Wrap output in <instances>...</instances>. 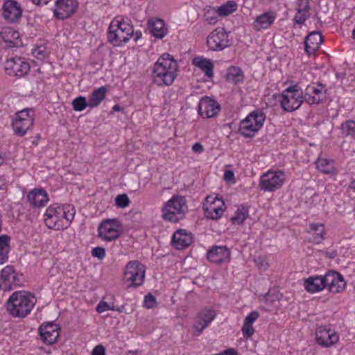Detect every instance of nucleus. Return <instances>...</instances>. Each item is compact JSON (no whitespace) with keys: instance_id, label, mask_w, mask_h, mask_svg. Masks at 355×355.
I'll return each instance as SVG.
<instances>
[{"instance_id":"nucleus-1","label":"nucleus","mask_w":355,"mask_h":355,"mask_svg":"<svg viewBox=\"0 0 355 355\" xmlns=\"http://www.w3.org/2000/svg\"><path fill=\"white\" fill-rule=\"evenodd\" d=\"M178 63L168 53L162 54L153 69V82L158 86L171 85L177 76Z\"/></svg>"},{"instance_id":"nucleus-2","label":"nucleus","mask_w":355,"mask_h":355,"mask_svg":"<svg viewBox=\"0 0 355 355\" xmlns=\"http://www.w3.org/2000/svg\"><path fill=\"white\" fill-rule=\"evenodd\" d=\"M36 301V298L31 293L17 291L8 299L7 310L14 317L24 318L31 311Z\"/></svg>"},{"instance_id":"nucleus-3","label":"nucleus","mask_w":355,"mask_h":355,"mask_svg":"<svg viewBox=\"0 0 355 355\" xmlns=\"http://www.w3.org/2000/svg\"><path fill=\"white\" fill-rule=\"evenodd\" d=\"M187 210L185 197L174 195L162 207V218L166 221L178 223L184 218Z\"/></svg>"},{"instance_id":"nucleus-4","label":"nucleus","mask_w":355,"mask_h":355,"mask_svg":"<svg viewBox=\"0 0 355 355\" xmlns=\"http://www.w3.org/2000/svg\"><path fill=\"white\" fill-rule=\"evenodd\" d=\"M265 114L259 110L249 114L245 119L240 123L239 132L246 138L254 137L263 125L265 121Z\"/></svg>"},{"instance_id":"nucleus-5","label":"nucleus","mask_w":355,"mask_h":355,"mask_svg":"<svg viewBox=\"0 0 355 355\" xmlns=\"http://www.w3.org/2000/svg\"><path fill=\"white\" fill-rule=\"evenodd\" d=\"M304 102L303 92L296 85L288 87L282 94L281 106L286 112L298 109Z\"/></svg>"},{"instance_id":"nucleus-6","label":"nucleus","mask_w":355,"mask_h":355,"mask_svg":"<svg viewBox=\"0 0 355 355\" xmlns=\"http://www.w3.org/2000/svg\"><path fill=\"white\" fill-rule=\"evenodd\" d=\"M122 225L117 218L105 219L98 227V236L103 241H112L119 238Z\"/></svg>"},{"instance_id":"nucleus-7","label":"nucleus","mask_w":355,"mask_h":355,"mask_svg":"<svg viewBox=\"0 0 355 355\" xmlns=\"http://www.w3.org/2000/svg\"><path fill=\"white\" fill-rule=\"evenodd\" d=\"M145 279V267L138 261H130L123 274V280L128 282V286L138 287L143 284Z\"/></svg>"},{"instance_id":"nucleus-8","label":"nucleus","mask_w":355,"mask_h":355,"mask_svg":"<svg viewBox=\"0 0 355 355\" xmlns=\"http://www.w3.org/2000/svg\"><path fill=\"white\" fill-rule=\"evenodd\" d=\"M285 180V175L282 171H269L260 178L259 187L265 191L272 192L280 189Z\"/></svg>"},{"instance_id":"nucleus-9","label":"nucleus","mask_w":355,"mask_h":355,"mask_svg":"<svg viewBox=\"0 0 355 355\" xmlns=\"http://www.w3.org/2000/svg\"><path fill=\"white\" fill-rule=\"evenodd\" d=\"M207 45L209 50L222 51L231 46L229 35L223 28H216L211 32L207 38Z\"/></svg>"},{"instance_id":"nucleus-10","label":"nucleus","mask_w":355,"mask_h":355,"mask_svg":"<svg viewBox=\"0 0 355 355\" xmlns=\"http://www.w3.org/2000/svg\"><path fill=\"white\" fill-rule=\"evenodd\" d=\"M203 209L206 217L217 220L222 216L225 209V205L223 199L218 196H208L203 204Z\"/></svg>"},{"instance_id":"nucleus-11","label":"nucleus","mask_w":355,"mask_h":355,"mask_svg":"<svg viewBox=\"0 0 355 355\" xmlns=\"http://www.w3.org/2000/svg\"><path fill=\"white\" fill-rule=\"evenodd\" d=\"M64 211L63 206L52 205L46 210L44 223L49 229L59 230L62 227L61 224Z\"/></svg>"},{"instance_id":"nucleus-12","label":"nucleus","mask_w":355,"mask_h":355,"mask_svg":"<svg viewBox=\"0 0 355 355\" xmlns=\"http://www.w3.org/2000/svg\"><path fill=\"white\" fill-rule=\"evenodd\" d=\"M316 343L323 347H330L339 340L338 334L326 325L320 326L315 330Z\"/></svg>"},{"instance_id":"nucleus-13","label":"nucleus","mask_w":355,"mask_h":355,"mask_svg":"<svg viewBox=\"0 0 355 355\" xmlns=\"http://www.w3.org/2000/svg\"><path fill=\"white\" fill-rule=\"evenodd\" d=\"M19 285H20V280L14 268L11 266L5 267L0 274V290L11 291Z\"/></svg>"},{"instance_id":"nucleus-14","label":"nucleus","mask_w":355,"mask_h":355,"mask_svg":"<svg viewBox=\"0 0 355 355\" xmlns=\"http://www.w3.org/2000/svg\"><path fill=\"white\" fill-rule=\"evenodd\" d=\"M5 70L9 75L23 77L29 71L30 65L21 58H12L6 62Z\"/></svg>"},{"instance_id":"nucleus-15","label":"nucleus","mask_w":355,"mask_h":355,"mask_svg":"<svg viewBox=\"0 0 355 355\" xmlns=\"http://www.w3.org/2000/svg\"><path fill=\"white\" fill-rule=\"evenodd\" d=\"M216 316L215 310L203 309L197 315V320L193 324L194 335L200 336L205 329L214 320Z\"/></svg>"},{"instance_id":"nucleus-16","label":"nucleus","mask_w":355,"mask_h":355,"mask_svg":"<svg viewBox=\"0 0 355 355\" xmlns=\"http://www.w3.org/2000/svg\"><path fill=\"white\" fill-rule=\"evenodd\" d=\"M60 327L53 322L42 324L39 327V334L42 340L47 345H53L59 338Z\"/></svg>"},{"instance_id":"nucleus-17","label":"nucleus","mask_w":355,"mask_h":355,"mask_svg":"<svg viewBox=\"0 0 355 355\" xmlns=\"http://www.w3.org/2000/svg\"><path fill=\"white\" fill-rule=\"evenodd\" d=\"M220 110V105L214 99L205 96L198 103V112L203 118H211L215 116Z\"/></svg>"},{"instance_id":"nucleus-18","label":"nucleus","mask_w":355,"mask_h":355,"mask_svg":"<svg viewBox=\"0 0 355 355\" xmlns=\"http://www.w3.org/2000/svg\"><path fill=\"white\" fill-rule=\"evenodd\" d=\"M55 7L53 10L54 16L58 19H64L75 12L78 3L76 0H58Z\"/></svg>"},{"instance_id":"nucleus-19","label":"nucleus","mask_w":355,"mask_h":355,"mask_svg":"<svg viewBox=\"0 0 355 355\" xmlns=\"http://www.w3.org/2000/svg\"><path fill=\"white\" fill-rule=\"evenodd\" d=\"M22 10L19 4L14 0H7L3 6V16L6 20L13 23L21 17Z\"/></svg>"},{"instance_id":"nucleus-20","label":"nucleus","mask_w":355,"mask_h":355,"mask_svg":"<svg viewBox=\"0 0 355 355\" xmlns=\"http://www.w3.org/2000/svg\"><path fill=\"white\" fill-rule=\"evenodd\" d=\"M207 259L216 264L228 261L230 257V250L223 245H215L208 250Z\"/></svg>"},{"instance_id":"nucleus-21","label":"nucleus","mask_w":355,"mask_h":355,"mask_svg":"<svg viewBox=\"0 0 355 355\" xmlns=\"http://www.w3.org/2000/svg\"><path fill=\"white\" fill-rule=\"evenodd\" d=\"M130 37L121 30L115 26L114 23H110L107 32V41L115 46H122L128 42Z\"/></svg>"},{"instance_id":"nucleus-22","label":"nucleus","mask_w":355,"mask_h":355,"mask_svg":"<svg viewBox=\"0 0 355 355\" xmlns=\"http://www.w3.org/2000/svg\"><path fill=\"white\" fill-rule=\"evenodd\" d=\"M147 26L152 35L157 39H162L168 33L164 21L160 18L149 19Z\"/></svg>"},{"instance_id":"nucleus-23","label":"nucleus","mask_w":355,"mask_h":355,"mask_svg":"<svg viewBox=\"0 0 355 355\" xmlns=\"http://www.w3.org/2000/svg\"><path fill=\"white\" fill-rule=\"evenodd\" d=\"M322 42V37L320 32L313 31L310 33L304 40V51L306 54L310 56L314 54L319 49Z\"/></svg>"},{"instance_id":"nucleus-24","label":"nucleus","mask_w":355,"mask_h":355,"mask_svg":"<svg viewBox=\"0 0 355 355\" xmlns=\"http://www.w3.org/2000/svg\"><path fill=\"white\" fill-rule=\"evenodd\" d=\"M303 94L304 102L309 105H318L322 103L324 97L323 90L313 85H308Z\"/></svg>"},{"instance_id":"nucleus-25","label":"nucleus","mask_w":355,"mask_h":355,"mask_svg":"<svg viewBox=\"0 0 355 355\" xmlns=\"http://www.w3.org/2000/svg\"><path fill=\"white\" fill-rule=\"evenodd\" d=\"M0 36L3 41L6 44L7 47H17L22 44L19 32L15 31L12 28L7 27L3 28L0 33Z\"/></svg>"},{"instance_id":"nucleus-26","label":"nucleus","mask_w":355,"mask_h":355,"mask_svg":"<svg viewBox=\"0 0 355 355\" xmlns=\"http://www.w3.org/2000/svg\"><path fill=\"white\" fill-rule=\"evenodd\" d=\"M191 243L192 236L187 234L184 230H178L172 236V245L178 250L184 249L189 246Z\"/></svg>"},{"instance_id":"nucleus-27","label":"nucleus","mask_w":355,"mask_h":355,"mask_svg":"<svg viewBox=\"0 0 355 355\" xmlns=\"http://www.w3.org/2000/svg\"><path fill=\"white\" fill-rule=\"evenodd\" d=\"M27 200L33 207H43L49 200L48 195L43 189H34L27 195Z\"/></svg>"},{"instance_id":"nucleus-28","label":"nucleus","mask_w":355,"mask_h":355,"mask_svg":"<svg viewBox=\"0 0 355 355\" xmlns=\"http://www.w3.org/2000/svg\"><path fill=\"white\" fill-rule=\"evenodd\" d=\"M309 0H296L297 13L294 17L295 24L302 25L306 21L309 15Z\"/></svg>"},{"instance_id":"nucleus-29","label":"nucleus","mask_w":355,"mask_h":355,"mask_svg":"<svg viewBox=\"0 0 355 355\" xmlns=\"http://www.w3.org/2000/svg\"><path fill=\"white\" fill-rule=\"evenodd\" d=\"M33 123L34 119H31L30 118L22 121L14 120L12 123V126L16 135L23 137L33 127Z\"/></svg>"},{"instance_id":"nucleus-30","label":"nucleus","mask_w":355,"mask_h":355,"mask_svg":"<svg viewBox=\"0 0 355 355\" xmlns=\"http://www.w3.org/2000/svg\"><path fill=\"white\" fill-rule=\"evenodd\" d=\"M193 64L200 68L208 78L214 76V65L211 60L201 57H196L193 59Z\"/></svg>"},{"instance_id":"nucleus-31","label":"nucleus","mask_w":355,"mask_h":355,"mask_svg":"<svg viewBox=\"0 0 355 355\" xmlns=\"http://www.w3.org/2000/svg\"><path fill=\"white\" fill-rule=\"evenodd\" d=\"M275 15L271 12H268L258 16L254 22V29L259 31L268 28L274 21Z\"/></svg>"},{"instance_id":"nucleus-32","label":"nucleus","mask_w":355,"mask_h":355,"mask_svg":"<svg viewBox=\"0 0 355 355\" xmlns=\"http://www.w3.org/2000/svg\"><path fill=\"white\" fill-rule=\"evenodd\" d=\"M306 290L309 293H315L324 288L322 276L310 277L304 281Z\"/></svg>"},{"instance_id":"nucleus-33","label":"nucleus","mask_w":355,"mask_h":355,"mask_svg":"<svg viewBox=\"0 0 355 355\" xmlns=\"http://www.w3.org/2000/svg\"><path fill=\"white\" fill-rule=\"evenodd\" d=\"M106 92L107 89L104 86L94 90L88 98L89 107L90 108L97 107L105 98Z\"/></svg>"},{"instance_id":"nucleus-34","label":"nucleus","mask_w":355,"mask_h":355,"mask_svg":"<svg viewBox=\"0 0 355 355\" xmlns=\"http://www.w3.org/2000/svg\"><path fill=\"white\" fill-rule=\"evenodd\" d=\"M309 232L313 234V243H320L324 240V226L322 223H311L309 225Z\"/></svg>"},{"instance_id":"nucleus-35","label":"nucleus","mask_w":355,"mask_h":355,"mask_svg":"<svg viewBox=\"0 0 355 355\" xmlns=\"http://www.w3.org/2000/svg\"><path fill=\"white\" fill-rule=\"evenodd\" d=\"M10 237L6 234L0 236V265L3 264L8 258Z\"/></svg>"},{"instance_id":"nucleus-36","label":"nucleus","mask_w":355,"mask_h":355,"mask_svg":"<svg viewBox=\"0 0 355 355\" xmlns=\"http://www.w3.org/2000/svg\"><path fill=\"white\" fill-rule=\"evenodd\" d=\"M111 23H114L116 27L121 30L125 34H128L129 37L133 35V26L130 24L128 20H125L122 17H116Z\"/></svg>"},{"instance_id":"nucleus-37","label":"nucleus","mask_w":355,"mask_h":355,"mask_svg":"<svg viewBox=\"0 0 355 355\" xmlns=\"http://www.w3.org/2000/svg\"><path fill=\"white\" fill-rule=\"evenodd\" d=\"M316 167L321 172L329 174L334 171V162L326 158H319L316 161Z\"/></svg>"},{"instance_id":"nucleus-38","label":"nucleus","mask_w":355,"mask_h":355,"mask_svg":"<svg viewBox=\"0 0 355 355\" xmlns=\"http://www.w3.org/2000/svg\"><path fill=\"white\" fill-rule=\"evenodd\" d=\"M238 6L235 1H228L218 8V15L220 17L228 16L235 12Z\"/></svg>"},{"instance_id":"nucleus-39","label":"nucleus","mask_w":355,"mask_h":355,"mask_svg":"<svg viewBox=\"0 0 355 355\" xmlns=\"http://www.w3.org/2000/svg\"><path fill=\"white\" fill-rule=\"evenodd\" d=\"M227 79L236 84L243 80V74L241 69L237 67H231L227 73Z\"/></svg>"},{"instance_id":"nucleus-40","label":"nucleus","mask_w":355,"mask_h":355,"mask_svg":"<svg viewBox=\"0 0 355 355\" xmlns=\"http://www.w3.org/2000/svg\"><path fill=\"white\" fill-rule=\"evenodd\" d=\"M248 216V209L247 207H242L237 209L235 212V215L232 217L231 220L234 224L241 225L244 222Z\"/></svg>"},{"instance_id":"nucleus-41","label":"nucleus","mask_w":355,"mask_h":355,"mask_svg":"<svg viewBox=\"0 0 355 355\" xmlns=\"http://www.w3.org/2000/svg\"><path fill=\"white\" fill-rule=\"evenodd\" d=\"M336 276L335 279H334V285L332 286H331L329 290L330 292L334 293L342 292L345 289L346 285L345 281L340 273Z\"/></svg>"},{"instance_id":"nucleus-42","label":"nucleus","mask_w":355,"mask_h":355,"mask_svg":"<svg viewBox=\"0 0 355 355\" xmlns=\"http://www.w3.org/2000/svg\"><path fill=\"white\" fill-rule=\"evenodd\" d=\"M342 133L345 136L351 137H355V121L353 120H347L341 125Z\"/></svg>"},{"instance_id":"nucleus-43","label":"nucleus","mask_w":355,"mask_h":355,"mask_svg":"<svg viewBox=\"0 0 355 355\" xmlns=\"http://www.w3.org/2000/svg\"><path fill=\"white\" fill-rule=\"evenodd\" d=\"M72 106L75 111L81 112L89 107V102L85 97L80 96L73 100Z\"/></svg>"},{"instance_id":"nucleus-44","label":"nucleus","mask_w":355,"mask_h":355,"mask_svg":"<svg viewBox=\"0 0 355 355\" xmlns=\"http://www.w3.org/2000/svg\"><path fill=\"white\" fill-rule=\"evenodd\" d=\"M30 118L34 119V110L31 108H26L16 113V118L14 120H26Z\"/></svg>"},{"instance_id":"nucleus-45","label":"nucleus","mask_w":355,"mask_h":355,"mask_svg":"<svg viewBox=\"0 0 355 355\" xmlns=\"http://www.w3.org/2000/svg\"><path fill=\"white\" fill-rule=\"evenodd\" d=\"M338 272L335 271H331L327 272L324 276L322 277V279L323 284H324V288H328V290H330L331 286L334 285V279L336 277Z\"/></svg>"},{"instance_id":"nucleus-46","label":"nucleus","mask_w":355,"mask_h":355,"mask_svg":"<svg viewBox=\"0 0 355 355\" xmlns=\"http://www.w3.org/2000/svg\"><path fill=\"white\" fill-rule=\"evenodd\" d=\"M130 202V199L125 193L119 194L115 198L116 206L120 208L127 207Z\"/></svg>"},{"instance_id":"nucleus-47","label":"nucleus","mask_w":355,"mask_h":355,"mask_svg":"<svg viewBox=\"0 0 355 355\" xmlns=\"http://www.w3.org/2000/svg\"><path fill=\"white\" fill-rule=\"evenodd\" d=\"M63 209L64 211L63 218H64L67 223L71 222L75 215L74 208L71 205H63Z\"/></svg>"},{"instance_id":"nucleus-48","label":"nucleus","mask_w":355,"mask_h":355,"mask_svg":"<svg viewBox=\"0 0 355 355\" xmlns=\"http://www.w3.org/2000/svg\"><path fill=\"white\" fill-rule=\"evenodd\" d=\"M157 306L156 298L151 293H148L144 297V306L147 309H153Z\"/></svg>"},{"instance_id":"nucleus-49","label":"nucleus","mask_w":355,"mask_h":355,"mask_svg":"<svg viewBox=\"0 0 355 355\" xmlns=\"http://www.w3.org/2000/svg\"><path fill=\"white\" fill-rule=\"evenodd\" d=\"M92 255L98 258L100 260L103 259L105 257V249L103 247H96L92 250Z\"/></svg>"},{"instance_id":"nucleus-50","label":"nucleus","mask_w":355,"mask_h":355,"mask_svg":"<svg viewBox=\"0 0 355 355\" xmlns=\"http://www.w3.org/2000/svg\"><path fill=\"white\" fill-rule=\"evenodd\" d=\"M254 332V330L252 327V324H248L244 322V324L242 327V333H243V337L250 338L253 335Z\"/></svg>"},{"instance_id":"nucleus-51","label":"nucleus","mask_w":355,"mask_h":355,"mask_svg":"<svg viewBox=\"0 0 355 355\" xmlns=\"http://www.w3.org/2000/svg\"><path fill=\"white\" fill-rule=\"evenodd\" d=\"M96 311L98 313H103L107 310H115V307L110 306L107 302H101L96 306Z\"/></svg>"},{"instance_id":"nucleus-52","label":"nucleus","mask_w":355,"mask_h":355,"mask_svg":"<svg viewBox=\"0 0 355 355\" xmlns=\"http://www.w3.org/2000/svg\"><path fill=\"white\" fill-rule=\"evenodd\" d=\"M33 54L38 60H43L46 58V52L45 51L44 48L39 46L33 50Z\"/></svg>"},{"instance_id":"nucleus-53","label":"nucleus","mask_w":355,"mask_h":355,"mask_svg":"<svg viewBox=\"0 0 355 355\" xmlns=\"http://www.w3.org/2000/svg\"><path fill=\"white\" fill-rule=\"evenodd\" d=\"M259 316V313L257 311H253L245 317L244 322L252 324Z\"/></svg>"},{"instance_id":"nucleus-54","label":"nucleus","mask_w":355,"mask_h":355,"mask_svg":"<svg viewBox=\"0 0 355 355\" xmlns=\"http://www.w3.org/2000/svg\"><path fill=\"white\" fill-rule=\"evenodd\" d=\"M254 262L260 269L266 270L268 268V263L263 257H259L254 259Z\"/></svg>"},{"instance_id":"nucleus-55","label":"nucleus","mask_w":355,"mask_h":355,"mask_svg":"<svg viewBox=\"0 0 355 355\" xmlns=\"http://www.w3.org/2000/svg\"><path fill=\"white\" fill-rule=\"evenodd\" d=\"M92 355H105V349L102 345H96L92 352Z\"/></svg>"},{"instance_id":"nucleus-56","label":"nucleus","mask_w":355,"mask_h":355,"mask_svg":"<svg viewBox=\"0 0 355 355\" xmlns=\"http://www.w3.org/2000/svg\"><path fill=\"white\" fill-rule=\"evenodd\" d=\"M209 14H210L209 12H207V14L205 15L206 21L209 24H215L218 21L216 14L214 13V15L211 16H210Z\"/></svg>"},{"instance_id":"nucleus-57","label":"nucleus","mask_w":355,"mask_h":355,"mask_svg":"<svg viewBox=\"0 0 355 355\" xmlns=\"http://www.w3.org/2000/svg\"><path fill=\"white\" fill-rule=\"evenodd\" d=\"M224 179L227 182L234 181V174L232 171H226L224 173Z\"/></svg>"},{"instance_id":"nucleus-58","label":"nucleus","mask_w":355,"mask_h":355,"mask_svg":"<svg viewBox=\"0 0 355 355\" xmlns=\"http://www.w3.org/2000/svg\"><path fill=\"white\" fill-rule=\"evenodd\" d=\"M192 150L195 153H201L203 152L204 148L201 144L195 143L192 146Z\"/></svg>"},{"instance_id":"nucleus-59","label":"nucleus","mask_w":355,"mask_h":355,"mask_svg":"<svg viewBox=\"0 0 355 355\" xmlns=\"http://www.w3.org/2000/svg\"><path fill=\"white\" fill-rule=\"evenodd\" d=\"M222 355H238L236 350L234 349H227L221 353Z\"/></svg>"},{"instance_id":"nucleus-60","label":"nucleus","mask_w":355,"mask_h":355,"mask_svg":"<svg viewBox=\"0 0 355 355\" xmlns=\"http://www.w3.org/2000/svg\"><path fill=\"white\" fill-rule=\"evenodd\" d=\"M49 1L50 0H32L33 3L38 6L46 5Z\"/></svg>"},{"instance_id":"nucleus-61","label":"nucleus","mask_w":355,"mask_h":355,"mask_svg":"<svg viewBox=\"0 0 355 355\" xmlns=\"http://www.w3.org/2000/svg\"><path fill=\"white\" fill-rule=\"evenodd\" d=\"M132 36H134V40L137 42L141 37L142 34L141 31H136Z\"/></svg>"},{"instance_id":"nucleus-62","label":"nucleus","mask_w":355,"mask_h":355,"mask_svg":"<svg viewBox=\"0 0 355 355\" xmlns=\"http://www.w3.org/2000/svg\"><path fill=\"white\" fill-rule=\"evenodd\" d=\"M112 110L116 112H119V111L122 110V107L119 105L116 104V105H114V107H112Z\"/></svg>"},{"instance_id":"nucleus-63","label":"nucleus","mask_w":355,"mask_h":355,"mask_svg":"<svg viewBox=\"0 0 355 355\" xmlns=\"http://www.w3.org/2000/svg\"><path fill=\"white\" fill-rule=\"evenodd\" d=\"M349 188L355 190V180H352L350 183Z\"/></svg>"},{"instance_id":"nucleus-64","label":"nucleus","mask_w":355,"mask_h":355,"mask_svg":"<svg viewBox=\"0 0 355 355\" xmlns=\"http://www.w3.org/2000/svg\"><path fill=\"white\" fill-rule=\"evenodd\" d=\"M123 309H124V306H121L120 307L115 308V310L118 311L119 312H122Z\"/></svg>"}]
</instances>
